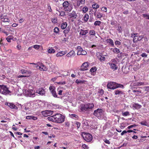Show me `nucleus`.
I'll list each match as a JSON object with an SVG mask.
<instances>
[{
    "instance_id": "nucleus-1",
    "label": "nucleus",
    "mask_w": 149,
    "mask_h": 149,
    "mask_svg": "<svg viewBox=\"0 0 149 149\" xmlns=\"http://www.w3.org/2000/svg\"><path fill=\"white\" fill-rule=\"evenodd\" d=\"M48 120L54 122L61 123L65 120V117L60 113H56L48 118Z\"/></svg>"
},
{
    "instance_id": "nucleus-2",
    "label": "nucleus",
    "mask_w": 149,
    "mask_h": 149,
    "mask_svg": "<svg viewBox=\"0 0 149 149\" xmlns=\"http://www.w3.org/2000/svg\"><path fill=\"white\" fill-rule=\"evenodd\" d=\"M94 107V104L93 103L82 104L80 105V110L81 111L85 113L90 111Z\"/></svg>"
},
{
    "instance_id": "nucleus-3",
    "label": "nucleus",
    "mask_w": 149,
    "mask_h": 149,
    "mask_svg": "<svg viewBox=\"0 0 149 149\" xmlns=\"http://www.w3.org/2000/svg\"><path fill=\"white\" fill-rule=\"evenodd\" d=\"M63 10L66 12H70L73 8V6L67 1H65L62 3Z\"/></svg>"
},
{
    "instance_id": "nucleus-4",
    "label": "nucleus",
    "mask_w": 149,
    "mask_h": 149,
    "mask_svg": "<svg viewBox=\"0 0 149 149\" xmlns=\"http://www.w3.org/2000/svg\"><path fill=\"white\" fill-rule=\"evenodd\" d=\"M82 136L84 139L87 142H90L93 139V136L90 133L83 132L82 134Z\"/></svg>"
},
{
    "instance_id": "nucleus-5",
    "label": "nucleus",
    "mask_w": 149,
    "mask_h": 149,
    "mask_svg": "<svg viewBox=\"0 0 149 149\" xmlns=\"http://www.w3.org/2000/svg\"><path fill=\"white\" fill-rule=\"evenodd\" d=\"M0 92L5 95H6L11 93V92L8 90V88L4 85H0Z\"/></svg>"
},
{
    "instance_id": "nucleus-6",
    "label": "nucleus",
    "mask_w": 149,
    "mask_h": 149,
    "mask_svg": "<svg viewBox=\"0 0 149 149\" xmlns=\"http://www.w3.org/2000/svg\"><path fill=\"white\" fill-rule=\"evenodd\" d=\"M30 64L33 65H38L37 66V68H38L41 71H46L47 70V68L46 66L41 62H38L37 64L34 63H30Z\"/></svg>"
},
{
    "instance_id": "nucleus-7",
    "label": "nucleus",
    "mask_w": 149,
    "mask_h": 149,
    "mask_svg": "<svg viewBox=\"0 0 149 149\" xmlns=\"http://www.w3.org/2000/svg\"><path fill=\"white\" fill-rule=\"evenodd\" d=\"M104 112L103 110L102 109L98 108L94 111L93 114L96 117L101 118L103 115Z\"/></svg>"
},
{
    "instance_id": "nucleus-8",
    "label": "nucleus",
    "mask_w": 149,
    "mask_h": 149,
    "mask_svg": "<svg viewBox=\"0 0 149 149\" xmlns=\"http://www.w3.org/2000/svg\"><path fill=\"white\" fill-rule=\"evenodd\" d=\"M77 54L78 55H85L87 54V52L80 46H78L77 48Z\"/></svg>"
},
{
    "instance_id": "nucleus-9",
    "label": "nucleus",
    "mask_w": 149,
    "mask_h": 149,
    "mask_svg": "<svg viewBox=\"0 0 149 149\" xmlns=\"http://www.w3.org/2000/svg\"><path fill=\"white\" fill-rule=\"evenodd\" d=\"M35 92L32 90H26L25 92V94L28 96L31 97L35 95Z\"/></svg>"
},
{
    "instance_id": "nucleus-10",
    "label": "nucleus",
    "mask_w": 149,
    "mask_h": 149,
    "mask_svg": "<svg viewBox=\"0 0 149 149\" xmlns=\"http://www.w3.org/2000/svg\"><path fill=\"white\" fill-rule=\"evenodd\" d=\"M82 2H83L84 3V2L82 0H75V2L73 4L74 7L75 8H77L78 7L80 6L81 4H83Z\"/></svg>"
},
{
    "instance_id": "nucleus-11",
    "label": "nucleus",
    "mask_w": 149,
    "mask_h": 149,
    "mask_svg": "<svg viewBox=\"0 0 149 149\" xmlns=\"http://www.w3.org/2000/svg\"><path fill=\"white\" fill-rule=\"evenodd\" d=\"M49 90L54 97H57V95L55 91V88L54 86H50L49 87Z\"/></svg>"
},
{
    "instance_id": "nucleus-12",
    "label": "nucleus",
    "mask_w": 149,
    "mask_h": 149,
    "mask_svg": "<svg viewBox=\"0 0 149 149\" xmlns=\"http://www.w3.org/2000/svg\"><path fill=\"white\" fill-rule=\"evenodd\" d=\"M116 83L114 82H109L107 85V88L111 89H115L116 87Z\"/></svg>"
},
{
    "instance_id": "nucleus-13",
    "label": "nucleus",
    "mask_w": 149,
    "mask_h": 149,
    "mask_svg": "<svg viewBox=\"0 0 149 149\" xmlns=\"http://www.w3.org/2000/svg\"><path fill=\"white\" fill-rule=\"evenodd\" d=\"M88 66V63L87 62H85L81 66L80 70H81L84 71L87 70V67Z\"/></svg>"
},
{
    "instance_id": "nucleus-14",
    "label": "nucleus",
    "mask_w": 149,
    "mask_h": 149,
    "mask_svg": "<svg viewBox=\"0 0 149 149\" xmlns=\"http://www.w3.org/2000/svg\"><path fill=\"white\" fill-rule=\"evenodd\" d=\"M36 93L40 95H43L45 94V91L43 88H40L36 90Z\"/></svg>"
},
{
    "instance_id": "nucleus-15",
    "label": "nucleus",
    "mask_w": 149,
    "mask_h": 149,
    "mask_svg": "<svg viewBox=\"0 0 149 149\" xmlns=\"http://www.w3.org/2000/svg\"><path fill=\"white\" fill-rule=\"evenodd\" d=\"M109 64L111 68L114 71L116 70L118 68V67L116 64L113 63H109Z\"/></svg>"
},
{
    "instance_id": "nucleus-16",
    "label": "nucleus",
    "mask_w": 149,
    "mask_h": 149,
    "mask_svg": "<svg viewBox=\"0 0 149 149\" xmlns=\"http://www.w3.org/2000/svg\"><path fill=\"white\" fill-rule=\"evenodd\" d=\"M5 104L6 105H8L11 109H17L18 108L15 104L11 103L6 102Z\"/></svg>"
},
{
    "instance_id": "nucleus-17",
    "label": "nucleus",
    "mask_w": 149,
    "mask_h": 149,
    "mask_svg": "<svg viewBox=\"0 0 149 149\" xmlns=\"http://www.w3.org/2000/svg\"><path fill=\"white\" fill-rule=\"evenodd\" d=\"M69 16L70 18H73L76 19L77 16V15L75 11H72V12L69 13Z\"/></svg>"
},
{
    "instance_id": "nucleus-18",
    "label": "nucleus",
    "mask_w": 149,
    "mask_h": 149,
    "mask_svg": "<svg viewBox=\"0 0 149 149\" xmlns=\"http://www.w3.org/2000/svg\"><path fill=\"white\" fill-rule=\"evenodd\" d=\"M0 19L2 22H9L10 21V19L6 17L1 16L0 17Z\"/></svg>"
},
{
    "instance_id": "nucleus-19",
    "label": "nucleus",
    "mask_w": 149,
    "mask_h": 149,
    "mask_svg": "<svg viewBox=\"0 0 149 149\" xmlns=\"http://www.w3.org/2000/svg\"><path fill=\"white\" fill-rule=\"evenodd\" d=\"M42 114L45 113V115H44L45 116H49L52 114L53 111L50 110H46L42 112Z\"/></svg>"
},
{
    "instance_id": "nucleus-20",
    "label": "nucleus",
    "mask_w": 149,
    "mask_h": 149,
    "mask_svg": "<svg viewBox=\"0 0 149 149\" xmlns=\"http://www.w3.org/2000/svg\"><path fill=\"white\" fill-rule=\"evenodd\" d=\"M88 33V30H84L83 29H81L79 32V35L82 36L85 35Z\"/></svg>"
},
{
    "instance_id": "nucleus-21",
    "label": "nucleus",
    "mask_w": 149,
    "mask_h": 149,
    "mask_svg": "<svg viewBox=\"0 0 149 149\" xmlns=\"http://www.w3.org/2000/svg\"><path fill=\"white\" fill-rule=\"evenodd\" d=\"M75 55L74 51L73 50H72L67 54L66 56L68 57H71L72 56H74Z\"/></svg>"
},
{
    "instance_id": "nucleus-22",
    "label": "nucleus",
    "mask_w": 149,
    "mask_h": 149,
    "mask_svg": "<svg viewBox=\"0 0 149 149\" xmlns=\"http://www.w3.org/2000/svg\"><path fill=\"white\" fill-rule=\"evenodd\" d=\"M114 92L116 95H124L125 94L123 91L118 89L115 90Z\"/></svg>"
},
{
    "instance_id": "nucleus-23",
    "label": "nucleus",
    "mask_w": 149,
    "mask_h": 149,
    "mask_svg": "<svg viewBox=\"0 0 149 149\" xmlns=\"http://www.w3.org/2000/svg\"><path fill=\"white\" fill-rule=\"evenodd\" d=\"M141 105L138 104L134 103L133 105V107L136 109H139L141 108Z\"/></svg>"
},
{
    "instance_id": "nucleus-24",
    "label": "nucleus",
    "mask_w": 149,
    "mask_h": 149,
    "mask_svg": "<svg viewBox=\"0 0 149 149\" xmlns=\"http://www.w3.org/2000/svg\"><path fill=\"white\" fill-rule=\"evenodd\" d=\"M89 18V16L87 14H86L83 17L82 20L85 22H86L88 21Z\"/></svg>"
},
{
    "instance_id": "nucleus-25",
    "label": "nucleus",
    "mask_w": 149,
    "mask_h": 149,
    "mask_svg": "<svg viewBox=\"0 0 149 149\" xmlns=\"http://www.w3.org/2000/svg\"><path fill=\"white\" fill-rule=\"evenodd\" d=\"M106 41L107 43H109L110 45L113 47L114 46V43L113 40L111 39H108L106 40Z\"/></svg>"
},
{
    "instance_id": "nucleus-26",
    "label": "nucleus",
    "mask_w": 149,
    "mask_h": 149,
    "mask_svg": "<svg viewBox=\"0 0 149 149\" xmlns=\"http://www.w3.org/2000/svg\"><path fill=\"white\" fill-rule=\"evenodd\" d=\"M66 53V52H65L63 51L59 52L56 54V56L57 57L61 56L65 54Z\"/></svg>"
},
{
    "instance_id": "nucleus-27",
    "label": "nucleus",
    "mask_w": 149,
    "mask_h": 149,
    "mask_svg": "<svg viewBox=\"0 0 149 149\" xmlns=\"http://www.w3.org/2000/svg\"><path fill=\"white\" fill-rule=\"evenodd\" d=\"M70 117L75 120H78L79 118V116L75 114H71L70 115Z\"/></svg>"
},
{
    "instance_id": "nucleus-28",
    "label": "nucleus",
    "mask_w": 149,
    "mask_h": 149,
    "mask_svg": "<svg viewBox=\"0 0 149 149\" xmlns=\"http://www.w3.org/2000/svg\"><path fill=\"white\" fill-rule=\"evenodd\" d=\"M68 26V24L66 22H63L61 24V28L62 29H65Z\"/></svg>"
},
{
    "instance_id": "nucleus-29",
    "label": "nucleus",
    "mask_w": 149,
    "mask_h": 149,
    "mask_svg": "<svg viewBox=\"0 0 149 149\" xmlns=\"http://www.w3.org/2000/svg\"><path fill=\"white\" fill-rule=\"evenodd\" d=\"M116 87H115V89H116L118 88H123L124 87L123 85L120 84H118L116 83Z\"/></svg>"
},
{
    "instance_id": "nucleus-30",
    "label": "nucleus",
    "mask_w": 149,
    "mask_h": 149,
    "mask_svg": "<svg viewBox=\"0 0 149 149\" xmlns=\"http://www.w3.org/2000/svg\"><path fill=\"white\" fill-rule=\"evenodd\" d=\"M26 118L27 119H32L36 120L37 119V117L34 116H28L26 117Z\"/></svg>"
},
{
    "instance_id": "nucleus-31",
    "label": "nucleus",
    "mask_w": 149,
    "mask_h": 149,
    "mask_svg": "<svg viewBox=\"0 0 149 149\" xmlns=\"http://www.w3.org/2000/svg\"><path fill=\"white\" fill-rule=\"evenodd\" d=\"M137 33L134 34L133 41L134 42H136L137 41H139L138 36H137Z\"/></svg>"
},
{
    "instance_id": "nucleus-32",
    "label": "nucleus",
    "mask_w": 149,
    "mask_h": 149,
    "mask_svg": "<svg viewBox=\"0 0 149 149\" xmlns=\"http://www.w3.org/2000/svg\"><path fill=\"white\" fill-rule=\"evenodd\" d=\"M112 49V48H111V49ZM112 51L114 53L118 54L120 52V50L119 49L117 48H115L114 49H113Z\"/></svg>"
},
{
    "instance_id": "nucleus-33",
    "label": "nucleus",
    "mask_w": 149,
    "mask_h": 149,
    "mask_svg": "<svg viewBox=\"0 0 149 149\" xmlns=\"http://www.w3.org/2000/svg\"><path fill=\"white\" fill-rule=\"evenodd\" d=\"M65 29H66L63 31V33L65 35L68 33L70 31V28L69 26H68Z\"/></svg>"
},
{
    "instance_id": "nucleus-34",
    "label": "nucleus",
    "mask_w": 149,
    "mask_h": 149,
    "mask_svg": "<svg viewBox=\"0 0 149 149\" xmlns=\"http://www.w3.org/2000/svg\"><path fill=\"white\" fill-rule=\"evenodd\" d=\"M97 57H98V59L101 61H104L105 60V57L104 56H102L101 54H100V55H99Z\"/></svg>"
},
{
    "instance_id": "nucleus-35",
    "label": "nucleus",
    "mask_w": 149,
    "mask_h": 149,
    "mask_svg": "<svg viewBox=\"0 0 149 149\" xmlns=\"http://www.w3.org/2000/svg\"><path fill=\"white\" fill-rule=\"evenodd\" d=\"M88 10V8L87 6H85L82 8V11L83 13H85Z\"/></svg>"
},
{
    "instance_id": "nucleus-36",
    "label": "nucleus",
    "mask_w": 149,
    "mask_h": 149,
    "mask_svg": "<svg viewBox=\"0 0 149 149\" xmlns=\"http://www.w3.org/2000/svg\"><path fill=\"white\" fill-rule=\"evenodd\" d=\"M85 81L84 80H78V79H77L76 81V83L78 84H83L85 83Z\"/></svg>"
},
{
    "instance_id": "nucleus-37",
    "label": "nucleus",
    "mask_w": 149,
    "mask_h": 149,
    "mask_svg": "<svg viewBox=\"0 0 149 149\" xmlns=\"http://www.w3.org/2000/svg\"><path fill=\"white\" fill-rule=\"evenodd\" d=\"M47 52L50 54L54 53L55 52V50L52 48H50L48 49Z\"/></svg>"
},
{
    "instance_id": "nucleus-38",
    "label": "nucleus",
    "mask_w": 149,
    "mask_h": 149,
    "mask_svg": "<svg viewBox=\"0 0 149 149\" xmlns=\"http://www.w3.org/2000/svg\"><path fill=\"white\" fill-rule=\"evenodd\" d=\"M92 7L94 9H96L99 7V5L97 3H95L92 5Z\"/></svg>"
},
{
    "instance_id": "nucleus-39",
    "label": "nucleus",
    "mask_w": 149,
    "mask_h": 149,
    "mask_svg": "<svg viewBox=\"0 0 149 149\" xmlns=\"http://www.w3.org/2000/svg\"><path fill=\"white\" fill-rule=\"evenodd\" d=\"M54 32L56 34L58 33L59 32V28L57 27H55L54 29Z\"/></svg>"
},
{
    "instance_id": "nucleus-40",
    "label": "nucleus",
    "mask_w": 149,
    "mask_h": 149,
    "mask_svg": "<svg viewBox=\"0 0 149 149\" xmlns=\"http://www.w3.org/2000/svg\"><path fill=\"white\" fill-rule=\"evenodd\" d=\"M135 87H133L132 88V92H133V93H135V92H138V93H141V90H136L135 89H135Z\"/></svg>"
},
{
    "instance_id": "nucleus-41",
    "label": "nucleus",
    "mask_w": 149,
    "mask_h": 149,
    "mask_svg": "<svg viewBox=\"0 0 149 149\" xmlns=\"http://www.w3.org/2000/svg\"><path fill=\"white\" fill-rule=\"evenodd\" d=\"M89 34L91 35L95 36V33L94 30H90Z\"/></svg>"
},
{
    "instance_id": "nucleus-42",
    "label": "nucleus",
    "mask_w": 149,
    "mask_h": 149,
    "mask_svg": "<svg viewBox=\"0 0 149 149\" xmlns=\"http://www.w3.org/2000/svg\"><path fill=\"white\" fill-rule=\"evenodd\" d=\"M97 70L96 67H93L90 70V71L92 72H96Z\"/></svg>"
},
{
    "instance_id": "nucleus-43",
    "label": "nucleus",
    "mask_w": 149,
    "mask_h": 149,
    "mask_svg": "<svg viewBox=\"0 0 149 149\" xmlns=\"http://www.w3.org/2000/svg\"><path fill=\"white\" fill-rule=\"evenodd\" d=\"M101 21H95L94 23V25L95 26H100V24H101Z\"/></svg>"
},
{
    "instance_id": "nucleus-44",
    "label": "nucleus",
    "mask_w": 149,
    "mask_h": 149,
    "mask_svg": "<svg viewBox=\"0 0 149 149\" xmlns=\"http://www.w3.org/2000/svg\"><path fill=\"white\" fill-rule=\"evenodd\" d=\"M82 123L84 125L86 126H89V124L86 120H84L83 121H82Z\"/></svg>"
},
{
    "instance_id": "nucleus-45",
    "label": "nucleus",
    "mask_w": 149,
    "mask_h": 149,
    "mask_svg": "<svg viewBox=\"0 0 149 149\" xmlns=\"http://www.w3.org/2000/svg\"><path fill=\"white\" fill-rule=\"evenodd\" d=\"M122 115L123 116H129L130 115L129 112L128 111H126L122 113Z\"/></svg>"
},
{
    "instance_id": "nucleus-46",
    "label": "nucleus",
    "mask_w": 149,
    "mask_h": 149,
    "mask_svg": "<svg viewBox=\"0 0 149 149\" xmlns=\"http://www.w3.org/2000/svg\"><path fill=\"white\" fill-rule=\"evenodd\" d=\"M59 12L60 13V15L62 17H63L65 15V13L63 11H60Z\"/></svg>"
},
{
    "instance_id": "nucleus-47",
    "label": "nucleus",
    "mask_w": 149,
    "mask_h": 149,
    "mask_svg": "<svg viewBox=\"0 0 149 149\" xmlns=\"http://www.w3.org/2000/svg\"><path fill=\"white\" fill-rule=\"evenodd\" d=\"M115 44L117 47H118L121 44V42L118 40H116L115 42Z\"/></svg>"
},
{
    "instance_id": "nucleus-48",
    "label": "nucleus",
    "mask_w": 149,
    "mask_h": 149,
    "mask_svg": "<svg viewBox=\"0 0 149 149\" xmlns=\"http://www.w3.org/2000/svg\"><path fill=\"white\" fill-rule=\"evenodd\" d=\"M56 83L59 85H64L66 84V82L65 81H64L63 82H56Z\"/></svg>"
},
{
    "instance_id": "nucleus-49",
    "label": "nucleus",
    "mask_w": 149,
    "mask_h": 149,
    "mask_svg": "<svg viewBox=\"0 0 149 149\" xmlns=\"http://www.w3.org/2000/svg\"><path fill=\"white\" fill-rule=\"evenodd\" d=\"M75 124L77 125V129H78L81 125V123L78 122L76 121L75 122Z\"/></svg>"
},
{
    "instance_id": "nucleus-50",
    "label": "nucleus",
    "mask_w": 149,
    "mask_h": 149,
    "mask_svg": "<svg viewBox=\"0 0 149 149\" xmlns=\"http://www.w3.org/2000/svg\"><path fill=\"white\" fill-rule=\"evenodd\" d=\"M82 147L84 149H88V147L85 144H83L82 145Z\"/></svg>"
},
{
    "instance_id": "nucleus-51",
    "label": "nucleus",
    "mask_w": 149,
    "mask_h": 149,
    "mask_svg": "<svg viewBox=\"0 0 149 149\" xmlns=\"http://www.w3.org/2000/svg\"><path fill=\"white\" fill-rule=\"evenodd\" d=\"M137 126V125L136 124H133L130 126H129L127 127V128L128 129H130L132 127H136Z\"/></svg>"
},
{
    "instance_id": "nucleus-52",
    "label": "nucleus",
    "mask_w": 149,
    "mask_h": 149,
    "mask_svg": "<svg viewBox=\"0 0 149 149\" xmlns=\"http://www.w3.org/2000/svg\"><path fill=\"white\" fill-rule=\"evenodd\" d=\"M97 18H100L102 17V14L100 13H98L97 15Z\"/></svg>"
},
{
    "instance_id": "nucleus-53",
    "label": "nucleus",
    "mask_w": 149,
    "mask_h": 149,
    "mask_svg": "<svg viewBox=\"0 0 149 149\" xmlns=\"http://www.w3.org/2000/svg\"><path fill=\"white\" fill-rule=\"evenodd\" d=\"M33 47L36 49H38L40 47V45H35L33 46Z\"/></svg>"
},
{
    "instance_id": "nucleus-54",
    "label": "nucleus",
    "mask_w": 149,
    "mask_h": 149,
    "mask_svg": "<svg viewBox=\"0 0 149 149\" xmlns=\"http://www.w3.org/2000/svg\"><path fill=\"white\" fill-rule=\"evenodd\" d=\"M21 72L22 74H24L28 72V71L26 70H25L24 69H22L21 70Z\"/></svg>"
},
{
    "instance_id": "nucleus-55",
    "label": "nucleus",
    "mask_w": 149,
    "mask_h": 149,
    "mask_svg": "<svg viewBox=\"0 0 149 149\" xmlns=\"http://www.w3.org/2000/svg\"><path fill=\"white\" fill-rule=\"evenodd\" d=\"M51 20L52 22L54 23H56L57 22V19L56 18H52Z\"/></svg>"
},
{
    "instance_id": "nucleus-56",
    "label": "nucleus",
    "mask_w": 149,
    "mask_h": 149,
    "mask_svg": "<svg viewBox=\"0 0 149 149\" xmlns=\"http://www.w3.org/2000/svg\"><path fill=\"white\" fill-rule=\"evenodd\" d=\"M104 142L106 143H107V144H109L110 143V141L107 139H106L105 140H104Z\"/></svg>"
},
{
    "instance_id": "nucleus-57",
    "label": "nucleus",
    "mask_w": 149,
    "mask_h": 149,
    "mask_svg": "<svg viewBox=\"0 0 149 149\" xmlns=\"http://www.w3.org/2000/svg\"><path fill=\"white\" fill-rule=\"evenodd\" d=\"M143 17H146V18L149 19V15L146 14H144L143 15Z\"/></svg>"
},
{
    "instance_id": "nucleus-58",
    "label": "nucleus",
    "mask_w": 149,
    "mask_h": 149,
    "mask_svg": "<svg viewBox=\"0 0 149 149\" xmlns=\"http://www.w3.org/2000/svg\"><path fill=\"white\" fill-rule=\"evenodd\" d=\"M141 56L142 57H147L148 55L146 53H143L141 54Z\"/></svg>"
},
{
    "instance_id": "nucleus-59",
    "label": "nucleus",
    "mask_w": 149,
    "mask_h": 149,
    "mask_svg": "<svg viewBox=\"0 0 149 149\" xmlns=\"http://www.w3.org/2000/svg\"><path fill=\"white\" fill-rule=\"evenodd\" d=\"M104 91L102 89H101L99 90V93H100L101 95H103L104 93Z\"/></svg>"
},
{
    "instance_id": "nucleus-60",
    "label": "nucleus",
    "mask_w": 149,
    "mask_h": 149,
    "mask_svg": "<svg viewBox=\"0 0 149 149\" xmlns=\"http://www.w3.org/2000/svg\"><path fill=\"white\" fill-rule=\"evenodd\" d=\"M101 10H102L106 12L107 11V8L106 7H103L101 8Z\"/></svg>"
},
{
    "instance_id": "nucleus-61",
    "label": "nucleus",
    "mask_w": 149,
    "mask_h": 149,
    "mask_svg": "<svg viewBox=\"0 0 149 149\" xmlns=\"http://www.w3.org/2000/svg\"><path fill=\"white\" fill-rule=\"evenodd\" d=\"M127 131H126L125 130L123 131L122 133H121V135L122 136L124 134L126 133H127Z\"/></svg>"
},
{
    "instance_id": "nucleus-62",
    "label": "nucleus",
    "mask_w": 149,
    "mask_h": 149,
    "mask_svg": "<svg viewBox=\"0 0 149 149\" xmlns=\"http://www.w3.org/2000/svg\"><path fill=\"white\" fill-rule=\"evenodd\" d=\"M145 84H144V83L142 82H139V84H138V85H139V86H142V85H144Z\"/></svg>"
},
{
    "instance_id": "nucleus-63",
    "label": "nucleus",
    "mask_w": 149,
    "mask_h": 149,
    "mask_svg": "<svg viewBox=\"0 0 149 149\" xmlns=\"http://www.w3.org/2000/svg\"><path fill=\"white\" fill-rule=\"evenodd\" d=\"M147 123L146 122H141V124L143 125H146Z\"/></svg>"
},
{
    "instance_id": "nucleus-64",
    "label": "nucleus",
    "mask_w": 149,
    "mask_h": 149,
    "mask_svg": "<svg viewBox=\"0 0 149 149\" xmlns=\"http://www.w3.org/2000/svg\"><path fill=\"white\" fill-rule=\"evenodd\" d=\"M143 38V36H138L139 41L141 40Z\"/></svg>"
}]
</instances>
